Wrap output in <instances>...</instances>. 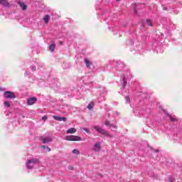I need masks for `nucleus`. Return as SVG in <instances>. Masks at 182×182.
<instances>
[{
	"instance_id": "obj_1",
	"label": "nucleus",
	"mask_w": 182,
	"mask_h": 182,
	"mask_svg": "<svg viewBox=\"0 0 182 182\" xmlns=\"http://www.w3.org/2000/svg\"><path fill=\"white\" fill-rule=\"evenodd\" d=\"M36 164H39V159H32L27 161L26 167L27 168L32 169Z\"/></svg>"
},
{
	"instance_id": "obj_2",
	"label": "nucleus",
	"mask_w": 182,
	"mask_h": 182,
	"mask_svg": "<svg viewBox=\"0 0 182 182\" xmlns=\"http://www.w3.org/2000/svg\"><path fill=\"white\" fill-rule=\"evenodd\" d=\"M94 129L100 134H102L103 136H106L107 137H113L112 134H110L109 132H107L106 130L102 129L99 126L94 127Z\"/></svg>"
},
{
	"instance_id": "obj_3",
	"label": "nucleus",
	"mask_w": 182,
	"mask_h": 182,
	"mask_svg": "<svg viewBox=\"0 0 182 182\" xmlns=\"http://www.w3.org/2000/svg\"><path fill=\"white\" fill-rule=\"evenodd\" d=\"M65 139L67 140V141H81L82 138L78 136L75 135H68L65 137Z\"/></svg>"
},
{
	"instance_id": "obj_4",
	"label": "nucleus",
	"mask_w": 182,
	"mask_h": 182,
	"mask_svg": "<svg viewBox=\"0 0 182 182\" xmlns=\"http://www.w3.org/2000/svg\"><path fill=\"white\" fill-rule=\"evenodd\" d=\"M4 96L6 99H16V95L11 91H6L4 94Z\"/></svg>"
},
{
	"instance_id": "obj_5",
	"label": "nucleus",
	"mask_w": 182,
	"mask_h": 182,
	"mask_svg": "<svg viewBox=\"0 0 182 182\" xmlns=\"http://www.w3.org/2000/svg\"><path fill=\"white\" fill-rule=\"evenodd\" d=\"M36 97H31L27 100V105L28 106H32V105H34V103H36Z\"/></svg>"
},
{
	"instance_id": "obj_6",
	"label": "nucleus",
	"mask_w": 182,
	"mask_h": 182,
	"mask_svg": "<svg viewBox=\"0 0 182 182\" xmlns=\"http://www.w3.org/2000/svg\"><path fill=\"white\" fill-rule=\"evenodd\" d=\"M0 5H2V6H4L5 8H9L11 6L8 0H0Z\"/></svg>"
},
{
	"instance_id": "obj_7",
	"label": "nucleus",
	"mask_w": 182,
	"mask_h": 182,
	"mask_svg": "<svg viewBox=\"0 0 182 182\" xmlns=\"http://www.w3.org/2000/svg\"><path fill=\"white\" fill-rule=\"evenodd\" d=\"M53 117L55 120H57V122H66L67 120L66 117H58V116H53Z\"/></svg>"
},
{
	"instance_id": "obj_8",
	"label": "nucleus",
	"mask_w": 182,
	"mask_h": 182,
	"mask_svg": "<svg viewBox=\"0 0 182 182\" xmlns=\"http://www.w3.org/2000/svg\"><path fill=\"white\" fill-rule=\"evenodd\" d=\"M101 144L97 142L94 145V147L92 148V150L94 151H100V148H101Z\"/></svg>"
},
{
	"instance_id": "obj_9",
	"label": "nucleus",
	"mask_w": 182,
	"mask_h": 182,
	"mask_svg": "<svg viewBox=\"0 0 182 182\" xmlns=\"http://www.w3.org/2000/svg\"><path fill=\"white\" fill-rule=\"evenodd\" d=\"M41 140H42L43 143H44V144L50 143V141H52V137L47 136L46 138H42Z\"/></svg>"
},
{
	"instance_id": "obj_10",
	"label": "nucleus",
	"mask_w": 182,
	"mask_h": 182,
	"mask_svg": "<svg viewBox=\"0 0 182 182\" xmlns=\"http://www.w3.org/2000/svg\"><path fill=\"white\" fill-rule=\"evenodd\" d=\"M67 134H73L76 133V128H70L66 131Z\"/></svg>"
},
{
	"instance_id": "obj_11",
	"label": "nucleus",
	"mask_w": 182,
	"mask_h": 182,
	"mask_svg": "<svg viewBox=\"0 0 182 182\" xmlns=\"http://www.w3.org/2000/svg\"><path fill=\"white\" fill-rule=\"evenodd\" d=\"M105 126H107L108 127H109V129H112V127H113V129H116V125L113 124H110V122L109 121H106L105 122Z\"/></svg>"
},
{
	"instance_id": "obj_12",
	"label": "nucleus",
	"mask_w": 182,
	"mask_h": 182,
	"mask_svg": "<svg viewBox=\"0 0 182 182\" xmlns=\"http://www.w3.org/2000/svg\"><path fill=\"white\" fill-rule=\"evenodd\" d=\"M85 63L87 68H90V66H91V65H92V63L90 62L89 60L85 59Z\"/></svg>"
},
{
	"instance_id": "obj_13",
	"label": "nucleus",
	"mask_w": 182,
	"mask_h": 182,
	"mask_svg": "<svg viewBox=\"0 0 182 182\" xmlns=\"http://www.w3.org/2000/svg\"><path fill=\"white\" fill-rule=\"evenodd\" d=\"M19 5H20L21 8L23 9V11L26 10V9L28 8L26 4H25L23 3H19Z\"/></svg>"
},
{
	"instance_id": "obj_14",
	"label": "nucleus",
	"mask_w": 182,
	"mask_h": 182,
	"mask_svg": "<svg viewBox=\"0 0 182 182\" xmlns=\"http://www.w3.org/2000/svg\"><path fill=\"white\" fill-rule=\"evenodd\" d=\"M56 48V45L55 43H53L50 46V52H53Z\"/></svg>"
},
{
	"instance_id": "obj_15",
	"label": "nucleus",
	"mask_w": 182,
	"mask_h": 182,
	"mask_svg": "<svg viewBox=\"0 0 182 182\" xmlns=\"http://www.w3.org/2000/svg\"><path fill=\"white\" fill-rule=\"evenodd\" d=\"M43 21L45 23H48L49 22V15H46L43 18Z\"/></svg>"
},
{
	"instance_id": "obj_16",
	"label": "nucleus",
	"mask_w": 182,
	"mask_h": 182,
	"mask_svg": "<svg viewBox=\"0 0 182 182\" xmlns=\"http://www.w3.org/2000/svg\"><path fill=\"white\" fill-rule=\"evenodd\" d=\"M93 106H95V104L93 102H90L87 106V109H89L90 110V109H93Z\"/></svg>"
},
{
	"instance_id": "obj_17",
	"label": "nucleus",
	"mask_w": 182,
	"mask_h": 182,
	"mask_svg": "<svg viewBox=\"0 0 182 182\" xmlns=\"http://www.w3.org/2000/svg\"><path fill=\"white\" fill-rule=\"evenodd\" d=\"M4 106L6 107H11V104L9 103V101H5L4 103Z\"/></svg>"
},
{
	"instance_id": "obj_18",
	"label": "nucleus",
	"mask_w": 182,
	"mask_h": 182,
	"mask_svg": "<svg viewBox=\"0 0 182 182\" xmlns=\"http://www.w3.org/2000/svg\"><path fill=\"white\" fill-rule=\"evenodd\" d=\"M73 154L79 155V154H80V151H78V149H74V150H73Z\"/></svg>"
},
{
	"instance_id": "obj_19",
	"label": "nucleus",
	"mask_w": 182,
	"mask_h": 182,
	"mask_svg": "<svg viewBox=\"0 0 182 182\" xmlns=\"http://www.w3.org/2000/svg\"><path fill=\"white\" fill-rule=\"evenodd\" d=\"M146 23L149 26H153V23H151V21L150 19L146 20Z\"/></svg>"
},
{
	"instance_id": "obj_20",
	"label": "nucleus",
	"mask_w": 182,
	"mask_h": 182,
	"mask_svg": "<svg viewBox=\"0 0 182 182\" xmlns=\"http://www.w3.org/2000/svg\"><path fill=\"white\" fill-rule=\"evenodd\" d=\"M122 80H123L122 87H126V85H127V82H126V79L124 77H123Z\"/></svg>"
},
{
	"instance_id": "obj_21",
	"label": "nucleus",
	"mask_w": 182,
	"mask_h": 182,
	"mask_svg": "<svg viewBox=\"0 0 182 182\" xmlns=\"http://www.w3.org/2000/svg\"><path fill=\"white\" fill-rule=\"evenodd\" d=\"M126 102L127 103H130V97H125Z\"/></svg>"
},
{
	"instance_id": "obj_22",
	"label": "nucleus",
	"mask_w": 182,
	"mask_h": 182,
	"mask_svg": "<svg viewBox=\"0 0 182 182\" xmlns=\"http://www.w3.org/2000/svg\"><path fill=\"white\" fill-rule=\"evenodd\" d=\"M169 119L171 122H176V120H177L176 119L173 118L171 116H169Z\"/></svg>"
},
{
	"instance_id": "obj_23",
	"label": "nucleus",
	"mask_w": 182,
	"mask_h": 182,
	"mask_svg": "<svg viewBox=\"0 0 182 182\" xmlns=\"http://www.w3.org/2000/svg\"><path fill=\"white\" fill-rule=\"evenodd\" d=\"M42 120H48V117L47 116H43L42 117Z\"/></svg>"
},
{
	"instance_id": "obj_24",
	"label": "nucleus",
	"mask_w": 182,
	"mask_h": 182,
	"mask_svg": "<svg viewBox=\"0 0 182 182\" xmlns=\"http://www.w3.org/2000/svg\"><path fill=\"white\" fill-rule=\"evenodd\" d=\"M84 132H86V133H90L89 129L87 128H83Z\"/></svg>"
},
{
	"instance_id": "obj_25",
	"label": "nucleus",
	"mask_w": 182,
	"mask_h": 182,
	"mask_svg": "<svg viewBox=\"0 0 182 182\" xmlns=\"http://www.w3.org/2000/svg\"><path fill=\"white\" fill-rule=\"evenodd\" d=\"M41 149H43V150H45V149H46V146L43 145V146H41Z\"/></svg>"
},
{
	"instance_id": "obj_26",
	"label": "nucleus",
	"mask_w": 182,
	"mask_h": 182,
	"mask_svg": "<svg viewBox=\"0 0 182 182\" xmlns=\"http://www.w3.org/2000/svg\"><path fill=\"white\" fill-rule=\"evenodd\" d=\"M32 70H36V68L33 67V68H32Z\"/></svg>"
},
{
	"instance_id": "obj_27",
	"label": "nucleus",
	"mask_w": 182,
	"mask_h": 182,
	"mask_svg": "<svg viewBox=\"0 0 182 182\" xmlns=\"http://www.w3.org/2000/svg\"><path fill=\"white\" fill-rule=\"evenodd\" d=\"M168 182H173V179L169 178V179H168Z\"/></svg>"
},
{
	"instance_id": "obj_28",
	"label": "nucleus",
	"mask_w": 182,
	"mask_h": 182,
	"mask_svg": "<svg viewBox=\"0 0 182 182\" xmlns=\"http://www.w3.org/2000/svg\"><path fill=\"white\" fill-rule=\"evenodd\" d=\"M163 9H164V11H167V8H166V7H164Z\"/></svg>"
},
{
	"instance_id": "obj_29",
	"label": "nucleus",
	"mask_w": 182,
	"mask_h": 182,
	"mask_svg": "<svg viewBox=\"0 0 182 182\" xmlns=\"http://www.w3.org/2000/svg\"><path fill=\"white\" fill-rule=\"evenodd\" d=\"M155 153H159V149H156Z\"/></svg>"
},
{
	"instance_id": "obj_30",
	"label": "nucleus",
	"mask_w": 182,
	"mask_h": 182,
	"mask_svg": "<svg viewBox=\"0 0 182 182\" xmlns=\"http://www.w3.org/2000/svg\"><path fill=\"white\" fill-rule=\"evenodd\" d=\"M47 149H48V151H50V148L47 147Z\"/></svg>"
},
{
	"instance_id": "obj_31",
	"label": "nucleus",
	"mask_w": 182,
	"mask_h": 182,
	"mask_svg": "<svg viewBox=\"0 0 182 182\" xmlns=\"http://www.w3.org/2000/svg\"><path fill=\"white\" fill-rule=\"evenodd\" d=\"M117 1H120V0H117Z\"/></svg>"
}]
</instances>
